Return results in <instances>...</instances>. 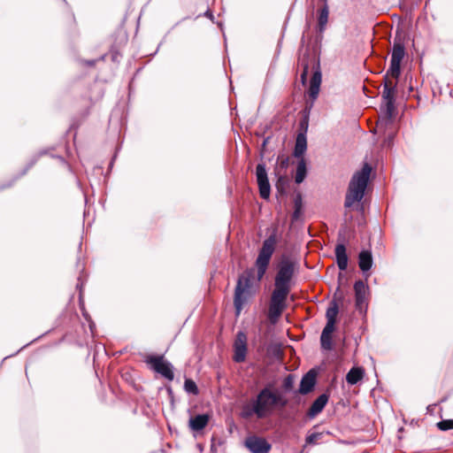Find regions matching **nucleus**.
Instances as JSON below:
<instances>
[{
  "instance_id": "f257e3e1",
  "label": "nucleus",
  "mask_w": 453,
  "mask_h": 453,
  "mask_svg": "<svg viewBox=\"0 0 453 453\" xmlns=\"http://www.w3.org/2000/svg\"><path fill=\"white\" fill-rule=\"evenodd\" d=\"M405 56V50L403 44L395 42L391 58L390 65L384 76L382 98L384 101V112L383 116L380 119L378 126H385L392 124V118L395 111V95L396 93V82L389 81L388 77L398 79L401 74V62Z\"/></svg>"
},
{
  "instance_id": "f03ea898",
  "label": "nucleus",
  "mask_w": 453,
  "mask_h": 453,
  "mask_svg": "<svg viewBox=\"0 0 453 453\" xmlns=\"http://www.w3.org/2000/svg\"><path fill=\"white\" fill-rule=\"evenodd\" d=\"M254 411L257 418H264L270 416L276 407H285L287 400L277 391L273 390L269 387H265L259 391L256 398Z\"/></svg>"
},
{
  "instance_id": "7ed1b4c3",
  "label": "nucleus",
  "mask_w": 453,
  "mask_h": 453,
  "mask_svg": "<svg viewBox=\"0 0 453 453\" xmlns=\"http://www.w3.org/2000/svg\"><path fill=\"white\" fill-rule=\"evenodd\" d=\"M371 172L372 167L369 164L365 163L360 171L354 173L349 181L345 197L344 206L346 208H350L354 203L363 199Z\"/></svg>"
},
{
  "instance_id": "20e7f679",
  "label": "nucleus",
  "mask_w": 453,
  "mask_h": 453,
  "mask_svg": "<svg viewBox=\"0 0 453 453\" xmlns=\"http://www.w3.org/2000/svg\"><path fill=\"white\" fill-rule=\"evenodd\" d=\"M277 238L275 233L270 234L262 243L255 265L257 271V281L259 282L266 273L272 256L275 250Z\"/></svg>"
},
{
  "instance_id": "39448f33",
  "label": "nucleus",
  "mask_w": 453,
  "mask_h": 453,
  "mask_svg": "<svg viewBox=\"0 0 453 453\" xmlns=\"http://www.w3.org/2000/svg\"><path fill=\"white\" fill-rule=\"evenodd\" d=\"M254 278V271L249 270L242 273L237 281L234 291V303L238 316L242 309L243 304L247 302L248 298L252 296L251 280Z\"/></svg>"
},
{
  "instance_id": "423d86ee",
  "label": "nucleus",
  "mask_w": 453,
  "mask_h": 453,
  "mask_svg": "<svg viewBox=\"0 0 453 453\" xmlns=\"http://www.w3.org/2000/svg\"><path fill=\"white\" fill-rule=\"evenodd\" d=\"M144 362L150 365V369L159 373L166 380L172 381L174 378L173 367L172 364L166 361L163 355H148Z\"/></svg>"
},
{
  "instance_id": "0eeeda50",
  "label": "nucleus",
  "mask_w": 453,
  "mask_h": 453,
  "mask_svg": "<svg viewBox=\"0 0 453 453\" xmlns=\"http://www.w3.org/2000/svg\"><path fill=\"white\" fill-rule=\"evenodd\" d=\"M295 273V264L290 259L283 257L279 265L274 285L290 288V282Z\"/></svg>"
},
{
  "instance_id": "6e6552de",
  "label": "nucleus",
  "mask_w": 453,
  "mask_h": 453,
  "mask_svg": "<svg viewBox=\"0 0 453 453\" xmlns=\"http://www.w3.org/2000/svg\"><path fill=\"white\" fill-rule=\"evenodd\" d=\"M257 181L259 188L260 196L263 199H268L271 193L267 172L265 164H258L256 168Z\"/></svg>"
},
{
  "instance_id": "1a4fd4ad",
  "label": "nucleus",
  "mask_w": 453,
  "mask_h": 453,
  "mask_svg": "<svg viewBox=\"0 0 453 453\" xmlns=\"http://www.w3.org/2000/svg\"><path fill=\"white\" fill-rule=\"evenodd\" d=\"M247 335L244 332L239 331L234 342L233 359L236 363H242L246 359L247 355Z\"/></svg>"
},
{
  "instance_id": "9d476101",
  "label": "nucleus",
  "mask_w": 453,
  "mask_h": 453,
  "mask_svg": "<svg viewBox=\"0 0 453 453\" xmlns=\"http://www.w3.org/2000/svg\"><path fill=\"white\" fill-rule=\"evenodd\" d=\"M244 446L251 453H268L272 448L265 438L257 435L248 436L244 441Z\"/></svg>"
},
{
  "instance_id": "9b49d317",
  "label": "nucleus",
  "mask_w": 453,
  "mask_h": 453,
  "mask_svg": "<svg viewBox=\"0 0 453 453\" xmlns=\"http://www.w3.org/2000/svg\"><path fill=\"white\" fill-rule=\"evenodd\" d=\"M290 288L274 285L270 303L285 307V303L289 294Z\"/></svg>"
},
{
  "instance_id": "f8f14e48",
  "label": "nucleus",
  "mask_w": 453,
  "mask_h": 453,
  "mask_svg": "<svg viewBox=\"0 0 453 453\" xmlns=\"http://www.w3.org/2000/svg\"><path fill=\"white\" fill-rule=\"evenodd\" d=\"M210 418L211 416L207 413L191 417L188 420V427L194 432H199L208 425Z\"/></svg>"
},
{
  "instance_id": "ddd939ff",
  "label": "nucleus",
  "mask_w": 453,
  "mask_h": 453,
  "mask_svg": "<svg viewBox=\"0 0 453 453\" xmlns=\"http://www.w3.org/2000/svg\"><path fill=\"white\" fill-rule=\"evenodd\" d=\"M316 383V372L313 370L309 371L301 380L299 392L303 395L310 393Z\"/></svg>"
},
{
  "instance_id": "4468645a",
  "label": "nucleus",
  "mask_w": 453,
  "mask_h": 453,
  "mask_svg": "<svg viewBox=\"0 0 453 453\" xmlns=\"http://www.w3.org/2000/svg\"><path fill=\"white\" fill-rule=\"evenodd\" d=\"M321 79V72L319 70L315 71L311 79L310 87L308 89V95L310 98L312 100V102L315 101L319 96Z\"/></svg>"
},
{
  "instance_id": "2eb2a0df",
  "label": "nucleus",
  "mask_w": 453,
  "mask_h": 453,
  "mask_svg": "<svg viewBox=\"0 0 453 453\" xmlns=\"http://www.w3.org/2000/svg\"><path fill=\"white\" fill-rule=\"evenodd\" d=\"M336 263L341 271H345L348 266V255L344 243H338L334 250Z\"/></svg>"
},
{
  "instance_id": "dca6fc26",
  "label": "nucleus",
  "mask_w": 453,
  "mask_h": 453,
  "mask_svg": "<svg viewBox=\"0 0 453 453\" xmlns=\"http://www.w3.org/2000/svg\"><path fill=\"white\" fill-rule=\"evenodd\" d=\"M328 402V395L326 394H321L311 405L308 411V416L314 418L320 413Z\"/></svg>"
},
{
  "instance_id": "f3484780",
  "label": "nucleus",
  "mask_w": 453,
  "mask_h": 453,
  "mask_svg": "<svg viewBox=\"0 0 453 453\" xmlns=\"http://www.w3.org/2000/svg\"><path fill=\"white\" fill-rule=\"evenodd\" d=\"M367 289V286L362 280H357L354 284L356 306L359 309H361L362 305L364 304L366 299Z\"/></svg>"
},
{
  "instance_id": "a211bd4d",
  "label": "nucleus",
  "mask_w": 453,
  "mask_h": 453,
  "mask_svg": "<svg viewBox=\"0 0 453 453\" xmlns=\"http://www.w3.org/2000/svg\"><path fill=\"white\" fill-rule=\"evenodd\" d=\"M329 9L327 4H324L323 7L319 11L318 15V32L319 34V40L323 38V33L326 28L328 22Z\"/></svg>"
},
{
  "instance_id": "6ab92c4d",
  "label": "nucleus",
  "mask_w": 453,
  "mask_h": 453,
  "mask_svg": "<svg viewBox=\"0 0 453 453\" xmlns=\"http://www.w3.org/2000/svg\"><path fill=\"white\" fill-rule=\"evenodd\" d=\"M372 255L371 250H362L358 255V265L363 273L369 271L372 266Z\"/></svg>"
},
{
  "instance_id": "aec40b11",
  "label": "nucleus",
  "mask_w": 453,
  "mask_h": 453,
  "mask_svg": "<svg viewBox=\"0 0 453 453\" xmlns=\"http://www.w3.org/2000/svg\"><path fill=\"white\" fill-rule=\"evenodd\" d=\"M365 375V370L362 367H352L346 375V381L349 385H356L362 380Z\"/></svg>"
},
{
  "instance_id": "412c9836",
  "label": "nucleus",
  "mask_w": 453,
  "mask_h": 453,
  "mask_svg": "<svg viewBox=\"0 0 453 453\" xmlns=\"http://www.w3.org/2000/svg\"><path fill=\"white\" fill-rule=\"evenodd\" d=\"M307 149V141L304 134H298L294 149V156L302 158Z\"/></svg>"
},
{
  "instance_id": "4be33fe9",
  "label": "nucleus",
  "mask_w": 453,
  "mask_h": 453,
  "mask_svg": "<svg viewBox=\"0 0 453 453\" xmlns=\"http://www.w3.org/2000/svg\"><path fill=\"white\" fill-rule=\"evenodd\" d=\"M306 173H307L306 162H305L304 158L302 157L297 163L295 181L297 184L302 183L306 177Z\"/></svg>"
},
{
  "instance_id": "5701e85b",
  "label": "nucleus",
  "mask_w": 453,
  "mask_h": 453,
  "mask_svg": "<svg viewBox=\"0 0 453 453\" xmlns=\"http://www.w3.org/2000/svg\"><path fill=\"white\" fill-rule=\"evenodd\" d=\"M284 308H285L284 306L273 304L270 303L269 311H268L270 319L276 320L281 315Z\"/></svg>"
},
{
  "instance_id": "b1692460",
  "label": "nucleus",
  "mask_w": 453,
  "mask_h": 453,
  "mask_svg": "<svg viewBox=\"0 0 453 453\" xmlns=\"http://www.w3.org/2000/svg\"><path fill=\"white\" fill-rule=\"evenodd\" d=\"M338 305L335 302H333L331 303V305L327 308L326 310V321H332V322H334L336 321V317H337V314H338Z\"/></svg>"
},
{
  "instance_id": "393cba45",
  "label": "nucleus",
  "mask_w": 453,
  "mask_h": 453,
  "mask_svg": "<svg viewBox=\"0 0 453 453\" xmlns=\"http://www.w3.org/2000/svg\"><path fill=\"white\" fill-rule=\"evenodd\" d=\"M184 389L187 393L196 395L199 394V389L196 382L191 379H186L184 381Z\"/></svg>"
},
{
  "instance_id": "a878e982",
  "label": "nucleus",
  "mask_w": 453,
  "mask_h": 453,
  "mask_svg": "<svg viewBox=\"0 0 453 453\" xmlns=\"http://www.w3.org/2000/svg\"><path fill=\"white\" fill-rule=\"evenodd\" d=\"M255 407V403L253 400L250 401V403L247 405H245L242 409V415L243 418H250L253 415H256V412L253 411Z\"/></svg>"
},
{
  "instance_id": "bb28decb",
  "label": "nucleus",
  "mask_w": 453,
  "mask_h": 453,
  "mask_svg": "<svg viewBox=\"0 0 453 453\" xmlns=\"http://www.w3.org/2000/svg\"><path fill=\"white\" fill-rule=\"evenodd\" d=\"M436 426L441 431H447L449 429H453V419L441 420L436 424Z\"/></svg>"
},
{
  "instance_id": "cd10ccee",
  "label": "nucleus",
  "mask_w": 453,
  "mask_h": 453,
  "mask_svg": "<svg viewBox=\"0 0 453 453\" xmlns=\"http://www.w3.org/2000/svg\"><path fill=\"white\" fill-rule=\"evenodd\" d=\"M334 322H332V321H326V324L321 333V334H323L324 338L326 337V335H331L332 336V333L334 332Z\"/></svg>"
},
{
  "instance_id": "c85d7f7f",
  "label": "nucleus",
  "mask_w": 453,
  "mask_h": 453,
  "mask_svg": "<svg viewBox=\"0 0 453 453\" xmlns=\"http://www.w3.org/2000/svg\"><path fill=\"white\" fill-rule=\"evenodd\" d=\"M320 342L321 347L325 349H332V336L326 335V338H324L323 334L320 336Z\"/></svg>"
},
{
  "instance_id": "c756f323",
  "label": "nucleus",
  "mask_w": 453,
  "mask_h": 453,
  "mask_svg": "<svg viewBox=\"0 0 453 453\" xmlns=\"http://www.w3.org/2000/svg\"><path fill=\"white\" fill-rule=\"evenodd\" d=\"M322 434L320 433H312L306 437V442L310 444H315L321 438Z\"/></svg>"
},
{
  "instance_id": "7c9ffc66",
  "label": "nucleus",
  "mask_w": 453,
  "mask_h": 453,
  "mask_svg": "<svg viewBox=\"0 0 453 453\" xmlns=\"http://www.w3.org/2000/svg\"><path fill=\"white\" fill-rule=\"evenodd\" d=\"M308 71H309V65L308 64H304L303 65V73H301V81L303 84H305L306 82V80H307V75H308Z\"/></svg>"
},
{
  "instance_id": "2f4dec72",
  "label": "nucleus",
  "mask_w": 453,
  "mask_h": 453,
  "mask_svg": "<svg viewBox=\"0 0 453 453\" xmlns=\"http://www.w3.org/2000/svg\"><path fill=\"white\" fill-rule=\"evenodd\" d=\"M295 209L298 208L299 210L302 209V197L300 195L296 196L295 198Z\"/></svg>"
},
{
  "instance_id": "473e14b6",
  "label": "nucleus",
  "mask_w": 453,
  "mask_h": 453,
  "mask_svg": "<svg viewBox=\"0 0 453 453\" xmlns=\"http://www.w3.org/2000/svg\"><path fill=\"white\" fill-rule=\"evenodd\" d=\"M435 407H436V403L429 404V405L426 407V411H427V413H429V414L433 415V414H434V412Z\"/></svg>"
},
{
  "instance_id": "72a5a7b5",
  "label": "nucleus",
  "mask_w": 453,
  "mask_h": 453,
  "mask_svg": "<svg viewBox=\"0 0 453 453\" xmlns=\"http://www.w3.org/2000/svg\"><path fill=\"white\" fill-rule=\"evenodd\" d=\"M300 212H301V210H299L298 208L295 209V211L292 214L293 220H296L299 218Z\"/></svg>"
},
{
  "instance_id": "f704fd0d",
  "label": "nucleus",
  "mask_w": 453,
  "mask_h": 453,
  "mask_svg": "<svg viewBox=\"0 0 453 453\" xmlns=\"http://www.w3.org/2000/svg\"><path fill=\"white\" fill-rule=\"evenodd\" d=\"M204 16L209 18L210 19L213 20L214 19V16L212 14V12L210 11V10H207L205 12H204Z\"/></svg>"
},
{
  "instance_id": "c9c22d12",
  "label": "nucleus",
  "mask_w": 453,
  "mask_h": 453,
  "mask_svg": "<svg viewBox=\"0 0 453 453\" xmlns=\"http://www.w3.org/2000/svg\"><path fill=\"white\" fill-rule=\"evenodd\" d=\"M291 384H292L291 376H288L286 379L284 385H285L286 388H288V387L291 386Z\"/></svg>"
},
{
  "instance_id": "e433bc0d",
  "label": "nucleus",
  "mask_w": 453,
  "mask_h": 453,
  "mask_svg": "<svg viewBox=\"0 0 453 453\" xmlns=\"http://www.w3.org/2000/svg\"><path fill=\"white\" fill-rule=\"evenodd\" d=\"M392 139H393V134H389L388 138V141H385V142H388V145H390V142H391Z\"/></svg>"
},
{
  "instance_id": "4c0bfd02",
  "label": "nucleus",
  "mask_w": 453,
  "mask_h": 453,
  "mask_svg": "<svg viewBox=\"0 0 453 453\" xmlns=\"http://www.w3.org/2000/svg\"><path fill=\"white\" fill-rule=\"evenodd\" d=\"M87 64L89 65H93L95 64V61L94 60L88 61Z\"/></svg>"
},
{
  "instance_id": "58836bf2",
  "label": "nucleus",
  "mask_w": 453,
  "mask_h": 453,
  "mask_svg": "<svg viewBox=\"0 0 453 453\" xmlns=\"http://www.w3.org/2000/svg\"><path fill=\"white\" fill-rule=\"evenodd\" d=\"M324 4H327V0H321Z\"/></svg>"
}]
</instances>
